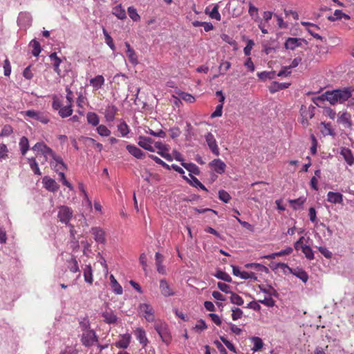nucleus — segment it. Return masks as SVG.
<instances>
[{
  "label": "nucleus",
  "instance_id": "nucleus-1",
  "mask_svg": "<svg viewBox=\"0 0 354 354\" xmlns=\"http://www.w3.org/2000/svg\"><path fill=\"white\" fill-rule=\"evenodd\" d=\"M326 100L332 105L337 103L342 104L352 97L351 91L348 88L344 89H336L327 91L325 93Z\"/></svg>",
  "mask_w": 354,
  "mask_h": 354
},
{
  "label": "nucleus",
  "instance_id": "nucleus-2",
  "mask_svg": "<svg viewBox=\"0 0 354 354\" xmlns=\"http://www.w3.org/2000/svg\"><path fill=\"white\" fill-rule=\"evenodd\" d=\"M138 145L149 151L154 152L155 149H158V153H160V155H168L167 153H165L169 149L167 145L161 142H156L153 143L150 138L140 136L139 138Z\"/></svg>",
  "mask_w": 354,
  "mask_h": 354
},
{
  "label": "nucleus",
  "instance_id": "nucleus-3",
  "mask_svg": "<svg viewBox=\"0 0 354 354\" xmlns=\"http://www.w3.org/2000/svg\"><path fill=\"white\" fill-rule=\"evenodd\" d=\"M80 340L85 347H91L98 342V337L94 330H86L81 335Z\"/></svg>",
  "mask_w": 354,
  "mask_h": 354
},
{
  "label": "nucleus",
  "instance_id": "nucleus-4",
  "mask_svg": "<svg viewBox=\"0 0 354 354\" xmlns=\"http://www.w3.org/2000/svg\"><path fill=\"white\" fill-rule=\"evenodd\" d=\"M154 328L160 337L162 341L169 344L171 340V336L168 328V325L165 322H160L154 326Z\"/></svg>",
  "mask_w": 354,
  "mask_h": 354
},
{
  "label": "nucleus",
  "instance_id": "nucleus-5",
  "mask_svg": "<svg viewBox=\"0 0 354 354\" xmlns=\"http://www.w3.org/2000/svg\"><path fill=\"white\" fill-rule=\"evenodd\" d=\"M73 215V210L68 206L62 205L59 207L57 217L61 223L69 225Z\"/></svg>",
  "mask_w": 354,
  "mask_h": 354
},
{
  "label": "nucleus",
  "instance_id": "nucleus-6",
  "mask_svg": "<svg viewBox=\"0 0 354 354\" xmlns=\"http://www.w3.org/2000/svg\"><path fill=\"white\" fill-rule=\"evenodd\" d=\"M167 162H171L174 160V157L178 161H180L182 166H183L191 174L198 175L200 173L198 167L194 163H187L183 162L181 156H162Z\"/></svg>",
  "mask_w": 354,
  "mask_h": 354
},
{
  "label": "nucleus",
  "instance_id": "nucleus-7",
  "mask_svg": "<svg viewBox=\"0 0 354 354\" xmlns=\"http://www.w3.org/2000/svg\"><path fill=\"white\" fill-rule=\"evenodd\" d=\"M337 122L341 124L344 128L351 129L353 122L351 115L347 111H340L337 114Z\"/></svg>",
  "mask_w": 354,
  "mask_h": 354
},
{
  "label": "nucleus",
  "instance_id": "nucleus-8",
  "mask_svg": "<svg viewBox=\"0 0 354 354\" xmlns=\"http://www.w3.org/2000/svg\"><path fill=\"white\" fill-rule=\"evenodd\" d=\"M304 41V39L301 38H297V37H288L285 43H284V48L286 50H294L297 47H299L301 46L302 42Z\"/></svg>",
  "mask_w": 354,
  "mask_h": 354
},
{
  "label": "nucleus",
  "instance_id": "nucleus-9",
  "mask_svg": "<svg viewBox=\"0 0 354 354\" xmlns=\"http://www.w3.org/2000/svg\"><path fill=\"white\" fill-rule=\"evenodd\" d=\"M139 308L142 313L145 314V317L147 322H152L155 320L153 309L149 304H140Z\"/></svg>",
  "mask_w": 354,
  "mask_h": 354
},
{
  "label": "nucleus",
  "instance_id": "nucleus-10",
  "mask_svg": "<svg viewBox=\"0 0 354 354\" xmlns=\"http://www.w3.org/2000/svg\"><path fill=\"white\" fill-rule=\"evenodd\" d=\"M160 290L161 294L166 297L175 295L174 290L171 288L165 279H162L160 281Z\"/></svg>",
  "mask_w": 354,
  "mask_h": 354
},
{
  "label": "nucleus",
  "instance_id": "nucleus-11",
  "mask_svg": "<svg viewBox=\"0 0 354 354\" xmlns=\"http://www.w3.org/2000/svg\"><path fill=\"white\" fill-rule=\"evenodd\" d=\"M32 17L29 13L21 12L17 19L18 25L21 28H26L31 25Z\"/></svg>",
  "mask_w": 354,
  "mask_h": 354
},
{
  "label": "nucleus",
  "instance_id": "nucleus-12",
  "mask_svg": "<svg viewBox=\"0 0 354 354\" xmlns=\"http://www.w3.org/2000/svg\"><path fill=\"white\" fill-rule=\"evenodd\" d=\"M118 111V109L115 105H108L104 113L106 121L109 122H113L115 120Z\"/></svg>",
  "mask_w": 354,
  "mask_h": 354
},
{
  "label": "nucleus",
  "instance_id": "nucleus-13",
  "mask_svg": "<svg viewBox=\"0 0 354 354\" xmlns=\"http://www.w3.org/2000/svg\"><path fill=\"white\" fill-rule=\"evenodd\" d=\"M32 151L37 155H50L51 149L44 142H37L32 147Z\"/></svg>",
  "mask_w": 354,
  "mask_h": 354
},
{
  "label": "nucleus",
  "instance_id": "nucleus-14",
  "mask_svg": "<svg viewBox=\"0 0 354 354\" xmlns=\"http://www.w3.org/2000/svg\"><path fill=\"white\" fill-rule=\"evenodd\" d=\"M25 115L29 118L39 120L44 124H47L49 122L48 118L43 113L39 111H36L34 110H28L26 111Z\"/></svg>",
  "mask_w": 354,
  "mask_h": 354
},
{
  "label": "nucleus",
  "instance_id": "nucleus-15",
  "mask_svg": "<svg viewBox=\"0 0 354 354\" xmlns=\"http://www.w3.org/2000/svg\"><path fill=\"white\" fill-rule=\"evenodd\" d=\"M205 137L206 142L209 149H211L212 152L215 155H218V148L214 136L211 133H207Z\"/></svg>",
  "mask_w": 354,
  "mask_h": 354
},
{
  "label": "nucleus",
  "instance_id": "nucleus-16",
  "mask_svg": "<svg viewBox=\"0 0 354 354\" xmlns=\"http://www.w3.org/2000/svg\"><path fill=\"white\" fill-rule=\"evenodd\" d=\"M125 46L127 48L126 54L129 62L133 66L137 65L138 64V59L135 50L131 47L128 42H125Z\"/></svg>",
  "mask_w": 354,
  "mask_h": 354
},
{
  "label": "nucleus",
  "instance_id": "nucleus-17",
  "mask_svg": "<svg viewBox=\"0 0 354 354\" xmlns=\"http://www.w3.org/2000/svg\"><path fill=\"white\" fill-rule=\"evenodd\" d=\"M43 183L44 187L50 192H55L57 191L59 189V185H57L56 181L54 179L50 178L48 176H45L43 178Z\"/></svg>",
  "mask_w": 354,
  "mask_h": 354
},
{
  "label": "nucleus",
  "instance_id": "nucleus-18",
  "mask_svg": "<svg viewBox=\"0 0 354 354\" xmlns=\"http://www.w3.org/2000/svg\"><path fill=\"white\" fill-rule=\"evenodd\" d=\"M104 82V77L101 75H98L90 80V84L92 86L93 91H95L103 86Z\"/></svg>",
  "mask_w": 354,
  "mask_h": 354
},
{
  "label": "nucleus",
  "instance_id": "nucleus-19",
  "mask_svg": "<svg viewBox=\"0 0 354 354\" xmlns=\"http://www.w3.org/2000/svg\"><path fill=\"white\" fill-rule=\"evenodd\" d=\"M54 161L51 162L55 171L59 174V171H63L66 168L61 156H53Z\"/></svg>",
  "mask_w": 354,
  "mask_h": 354
},
{
  "label": "nucleus",
  "instance_id": "nucleus-20",
  "mask_svg": "<svg viewBox=\"0 0 354 354\" xmlns=\"http://www.w3.org/2000/svg\"><path fill=\"white\" fill-rule=\"evenodd\" d=\"M315 107L313 106H310L308 108L301 106L300 109L301 116V118H305L306 123H308V120L313 118Z\"/></svg>",
  "mask_w": 354,
  "mask_h": 354
},
{
  "label": "nucleus",
  "instance_id": "nucleus-21",
  "mask_svg": "<svg viewBox=\"0 0 354 354\" xmlns=\"http://www.w3.org/2000/svg\"><path fill=\"white\" fill-rule=\"evenodd\" d=\"M67 267L71 272L75 273L79 272L77 278L80 277V270L78 266L77 260L76 257L72 256L69 260H67Z\"/></svg>",
  "mask_w": 354,
  "mask_h": 354
},
{
  "label": "nucleus",
  "instance_id": "nucleus-22",
  "mask_svg": "<svg viewBox=\"0 0 354 354\" xmlns=\"http://www.w3.org/2000/svg\"><path fill=\"white\" fill-rule=\"evenodd\" d=\"M290 273L300 279L303 282L306 283L308 280V273L300 268L290 270Z\"/></svg>",
  "mask_w": 354,
  "mask_h": 354
},
{
  "label": "nucleus",
  "instance_id": "nucleus-23",
  "mask_svg": "<svg viewBox=\"0 0 354 354\" xmlns=\"http://www.w3.org/2000/svg\"><path fill=\"white\" fill-rule=\"evenodd\" d=\"M91 233L94 236L95 241L100 243H105V234L104 232L99 227H92Z\"/></svg>",
  "mask_w": 354,
  "mask_h": 354
},
{
  "label": "nucleus",
  "instance_id": "nucleus-24",
  "mask_svg": "<svg viewBox=\"0 0 354 354\" xmlns=\"http://www.w3.org/2000/svg\"><path fill=\"white\" fill-rule=\"evenodd\" d=\"M210 166L218 174H222L225 171V164L219 159L212 160L210 162Z\"/></svg>",
  "mask_w": 354,
  "mask_h": 354
},
{
  "label": "nucleus",
  "instance_id": "nucleus-25",
  "mask_svg": "<svg viewBox=\"0 0 354 354\" xmlns=\"http://www.w3.org/2000/svg\"><path fill=\"white\" fill-rule=\"evenodd\" d=\"M163 260H164L163 256L160 253L156 252L155 254V261H156V265L157 267V271L160 274H165L166 270H165V266L162 265Z\"/></svg>",
  "mask_w": 354,
  "mask_h": 354
},
{
  "label": "nucleus",
  "instance_id": "nucleus-26",
  "mask_svg": "<svg viewBox=\"0 0 354 354\" xmlns=\"http://www.w3.org/2000/svg\"><path fill=\"white\" fill-rule=\"evenodd\" d=\"M327 201L331 203H342L343 195L339 192H329L327 194Z\"/></svg>",
  "mask_w": 354,
  "mask_h": 354
},
{
  "label": "nucleus",
  "instance_id": "nucleus-27",
  "mask_svg": "<svg viewBox=\"0 0 354 354\" xmlns=\"http://www.w3.org/2000/svg\"><path fill=\"white\" fill-rule=\"evenodd\" d=\"M102 317L104 322L109 324H115L118 321V317L111 310L104 311L102 313Z\"/></svg>",
  "mask_w": 354,
  "mask_h": 354
},
{
  "label": "nucleus",
  "instance_id": "nucleus-28",
  "mask_svg": "<svg viewBox=\"0 0 354 354\" xmlns=\"http://www.w3.org/2000/svg\"><path fill=\"white\" fill-rule=\"evenodd\" d=\"M131 336L129 333L124 334L121 336V339L115 343L118 348H127L130 343Z\"/></svg>",
  "mask_w": 354,
  "mask_h": 354
},
{
  "label": "nucleus",
  "instance_id": "nucleus-29",
  "mask_svg": "<svg viewBox=\"0 0 354 354\" xmlns=\"http://www.w3.org/2000/svg\"><path fill=\"white\" fill-rule=\"evenodd\" d=\"M320 126V131L324 136L335 135L334 129L332 128L330 123L322 122H321Z\"/></svg>",
  "mask_w": 354,
  "mask_h": 354
},
{
  "label": "nucleus",
  "instance_id": "nucleus-30",
  "mask_svg": "<svg viewBox=\"0 0 354 354\" xmlns=\"http://www.w3.org/2000/svg\"><path fill=\"white\" fill-rule=\"evenodd\" d=\"M290 85V84L287 82L279 83L277 82H273L270 86V93H274L280 90L288 88Z\"/></svg>",
  "mask_w": 354,
  "mask_h": 354
},
{
  "label": "nucleus",
  "instance_id": "nucleus-31",
  "mask_svg": "<svg viewBox=\"0 0 354 354\" xmlns=\"http://www.w3.org/2000/svg\"><path fill=\"white\" fill-rule=\"evenodd\" d=\"M49 57H50V59L53 65L54 71L59 75L61 71H60L59 66L62 62V59L57 57L56 53H51Z\"/></svg>",
  "mask_w": 354,
  "mask_h": 354
},
{
  "label": "nucleus",
  "instance_id": "nucleus-32",
  "mask_svg": "<svg viewBox=\"0 0 354 354\" xmlns=\"http://www.w3.org/2000/svg\"><path fill=\"white\" fill-rule=\"evenodd\" d=\"M135 335L136 338L138 339L140 343L143 345V346H145L147 344L148 339L146 337V333L142 328H138L135 331Z\"/></svg>",
  "mask_w": 354,
  "mask_h": 354
},
{
  "label": "nucleus",
  "instance_id": "nucleus-33",
  "mask_svg": "<svg viewBox=\"0 0 354 354\" xmlns=\"http://www.w3.org/2000/svg\"><path fill=\"white\" fill-rule=\"evenodd\" d=\"M260 290L266 294H267L269 297H277L278 292L277 290L270 285H268L266 287L264 285H259L258 286Z\"/></svg>",
  "mask_w": 354,
  "mask_h": 354
},
{
  "label": "nucleus",
  "instance_id": "nucleus-34",
  "mask_svg": "<svg viewBox=\"0 0 354 354\" xmlns=\"http://www.w3.org/2000/svg\"><path fill=\"white\" fill-rule=\"evenodd\" d=\"M209 8H206L205 13L209 15L210 18L216 19L217 21L221 20V15L218 12V5L214 6V7L211 11H209Z\"/></svg>",
  "mask_w": 354,
  "mask_h": 354
},
{
  "label": "nucleus",
  "instance_id": "nucleus-35",
  "mask_svg": "<svg viewBox=\"0 0 354 354\" xmlns=\"http://www.w3.org/2000/svg\"><path fill=\"white\" fill-rule=\"evenodd\" d=\"M72 113V104L67 103V104L65 106H62L59 110V115L63 118L71 116Z\"/></svg>",
  "mask_w": 354,
  "mask_h": 354
},
{
  "label": "nucleus",
  "instance_id": "nucleus-36",
  "mask_svg": "<svg viewBox=\"0 0 354 354\" xmlns=\"http://www.w3.org/2000/svg\"><path fill=\"white\" fill-rule=\"evenodd\" d=\"M84 280L86 283L92 284L93 283V270L91 265H86L84 269Z\"/></svg>",
  "mask_w": 354,
  "mask_h": 354
},
{
  "label": "nucleus",
  "instance_id": "nucleus-37",
  "mask_svg": "<svg viewBox=\"0 0 354 354\" xmlns=\"http://www.w3.org/2000/svg\"><path fill=\"white\" fill-rule=\"evenodd\" d=\"M87 122L92 126L96 127L100 122L98 115L93 112H88L86 115Z\"/></svg>",
  "mask_w": 354,
  "mask_h": 354
},
{
  "label": "nucleus",
  "instance_id": "nucleus-38",
  "mask_svg": "<svg viewBox=\"0 0 354 354\" xmlns=\"http://www.w3.org/2000/svg\"><path fill=\"white\" fill-rule=\"evenodd\" d=\"M111 285L113 288V292L117 295L122 294V288L115 279L113 275L110 276Z\"/></svg>",
  "mask_w": 354,
  "mask_h": 354
},
{
  "label": "nucleus",
  "instance_id": "nucleus-39",
  "mask_svg": "<svg viewBox=\"0 0 354 354\" xmlns=\"http://www.w3.org/2000/svg\"><path fill=\"white\" fill-rule=\"evenodd\" d=\"M245 267L246 268L254 269V270H257L260 272H268V269L267 267L264 266L262 264L257 263H247L245 265Z\"/></svg>",
  "mask_w": 354,
  "mask_h": 354
},
{
  "label": "nucleus",
  "instance_id": "nucleus-40",
  "mask_svg": "<svg viewBox=\"0 0 354 354\" xmlns=\"http://www.w3.org/2000/svg\"><path fill=\"white\" fill-rule=\"evenodd\" d=\"M306 200V199L304 197H299L297 199L290 200L289 203L294 209H298L299 208L302 207Z\"/></svg>",
  "mask_w": 354,
  "mask_h": 354
},
{
  "label": "nucleus",
  "instance_id": "nucleus-41",
  "mask_svg": "<svg viewBox=\"0 0 354 354\" xmlns=\"http://www.w3.org/2000/svg\"><path fill=\"white\" fill-rule=\"evenodd\" d=\"M113 13L120 19L126 18V11L120 5L117 6L113 8Z\"/></svg>",
  "mask_w": 354,
  "mask_h": 354
},
{
  "label": "nucleus",
  "instance_id": "nucleus-42",
  "mask_svg": "<svg viewBox=\"0 0 354 354\" xmlns=\"http://www.w3.org/2000/svg\"><path fill=\"white\" fill-rule=\"evenodd\" d=\"M30 46L32 48V54L34 56L37 57L41 50L39 43L35 39H32L30 42Z\"/></svg>",
  "mask_w": 354,
  "mask_h": 354
},
{
  "label": "nucleus",
  "instance_id": "nucleus-43",
  "mask_svg": "<svg viewBox=\"0 0 354 354\" xmlns=\"http://www.w3.org/2000/svg\"><path fill=\"white\" fill-rule=\"evenodd\" d=\"M118 131L122 137H126L129 133V128L125 122H121L118 125Z\"/></svg>",
  "mask_w": 354,
  "mask_h": 354
},
{
  "label": "nucleus",
  "instance_id": "nucleus-44",
  "mask_svg": "<svg viewBox=\"0 0 354 354\" xmlns=\"http://www.w3.org/2000/svg\"><path fill=\"white\" fill-rule=\"evenodd\" d=\"M254 346L252 350L254 352L259 351L263 346L262 339L259 337H252L251 338Z\"/></svg>",
  "mask_w": 354,
  "mask_h": 354
},
{
  "label": "nucleus",
  "instance_id": "nucleus-45",
  "mask_svg": "<svg viewBox=\"0 0 354 354\" xmlns=\"http://www.w3.org/2000/svg\"><path fill=\"white\" fill-rule=\"evenodd\" d=\"M19 147L22 155L26 153L29 149L28 140L26 137H22L19 141Z\"/></svg>",
  "mask_w": 354,
  "mask_h": 354
},
{
  "label": "nucleus",
  "instance_id": "nucleus-46",
  "mask_svg": "<svg viewBox=\"0 0 354 354\" xmlns=\"http://www.w3.org/2000/svg\"><path fill=\"white\" fill-rule=\"evenodd\" d=\"M302 252L305 254V257L308 260H313L314 259V253L311 248L308 245H304L301 247Z\"/></svg>",
  "mask_w": 354,
  "mask_h": 354
},
{
  "label": "nucleus",
  "instance_id": "nucleus-47",
  "mask_svg": "<svg viewBox=\"0 0 354 354\" xmlns=\"http://www.w3.org/2000/svg\"><path fill=\"white\" fill-rule=\"evenodd\" d=\"M214 277L226 282L232 281V277L227 273L222 270H217Z\"/></svg>",
  "mask_w": 354,
  "mask_h": 354
},
{
  "label": "nucleus",
  "instance_id": "nucleus-48",
  "mask_svg": "<svg viewBox=\"0 0 354 354\" xmlns=\"http://www.w3.org/2000/svg\"><path fill=\"white\" fill-rule=\"evenodd\" d=\"M178 94L180 99L183 100L184 101H185L187 103L191 104V103H194L196 101L195 97L189 93H187L185 92H180Z\"/></svg>",
  "mask_w": 354,
  "mask_h": 354
},
{
  "label": "nucleus",
  "instance_id": "nucleus-49",
  "mask_svg": "<svg viewBox=\"0 0 354 354\" xmlns=\"http://www.w3.org/2000/svg\"><path fill=\"white\" fill-rule=\"evenodd\" d=\"M28 162L30 165V167L35 174L36 175H41V172L39 170V168L38 167V164L34 158H28Z\"/></svg>",
  "mask_w": 354,
  "mask_h": 354
},
{
  "label": "nucleus",
  "instance_id": "nucleus-50",
  "mask_svg": "<svg viewBox=\"0 0 354 354\" xmlns=\"http://www.w3.org/2000/svg\"><path fill=\"white\" fill-rule=\"evenodd\" d=\"M230 301L231 303L236 304L237 306H242L244 302L241 297H240L239 295L233 292H231Z\"/></svg>",
  "mask_w": 354,
  "mask_h": 354
},
{
  "label": "nucleus",
  "instance_id": "nucleus-51",
  "mask_svg": "<svg viewBox=\"0 0 354 354\" xmlns=\"http://www.w3.org/2000/svg\"><path fill=\"white\" fill-rule=\"evenodd\" d=\"M96 130L97 133L103 137H107L111 134V131L104 124L99 125Z\"/></svg>",
  "mask_w": 354,
  "mask_h": 354
},
{
  "label": "nucleus",
  "instance_id": "nucleus-52",
  "mask_svg": "<svg viewBox=\"0 0 354 354\" xmlns=\"http://www.w3.org/2000/svg\"><path fill=\"white\" fill-rule=\"evenodd\" d=\"M323 115L331 120H334L337 115L335 110L330 107H324L323 109Z\"/></svg>",
  "mask_w": 354,
  "mask_h": 354
},
{
  "label": "nucleus",
  "instance_id": "nucleus-53",
  "mask_svg": "<svg viewBox=\"0 0 354 354\" xmlns=\"http://www.w3.org/2000/svg\"><path fill=\"white\" fill-rule=\"evenodd\" d=\"M128 14L129 17L133 21H138L140 20V17L138 14L137 10L133 7H129L128 8Z\"/></svg>",
  "mask_w": 354,
  "mask_h": 354
},
{
  "label": "nucleus",
  "instance_id": "nucleus-54",
  "mask_svg": "<svg viewBox=\"0 0 354 354\" xmlns=\"http://www.w3.org/2000/svg\"><path fill=\"white\" fill-rule=\"evenodd\" d=\"M145 132L147 133H149L153 136L158 137V138H164L166 137V133L161 129L158 131H155L149 128H147V129L145 130Z\"/></svg>",
  "mask_w": 354,
  "mask_h": 354
},
{
  "label": "nucleus",
  "instance_id": "nucleus-55",
  "mask_svg": "<svg viewBox=\"0 0 354 354\" xmlns=\"http://www.w3.org/2000/svg\"><path fill=\"white\" fill-rule=\"evenodd\" d=\"M189 176L190 177V179L188 178L186 176H183V178L186 180L190 185H192L193 187H198V186L200 185L201 182L198 180V178L194 177L192 174H189Z\"/></svg>",
  "mask_w": 354,
  "mask_h": 354
},
{
  "label": "nucleus",
  "instance_id": "nucleus-56",
  "mask_svg": "<svg viewBox=\"0 0 354 354\" xmlns=\"http://www.w3.org/2000/svg\"><path fill=\"white\" fill-rule=\"evenodd\" d=\"M220 339L222 341V342L226 346V347L231 351H232L233 353H236L237 351H236V348H235V346L233 345V344H232L229 340H227L225 337L223 336H221L220 337Z\"/></svg>",
  "mask_w": 354,
  "mask_h": 354
},
{
  "label": "nucleus",
  "instance_id": "nucleus-57",
  "mask_svg": "<svg viewBox=\"0 0 354 354\" xmlns=\"http://www.w3.org/2000/svg\"><path fill=\"white\" fill-rule=\"evenodd\" d=\"M103 33H104V37H105L106 44L111 48V49H112L113 50H115V45L113 44V39L111 38V37L106 31L105 29L103 30Z\"/></svg>",
  "mask_w": 354,
  "mask_h": 354
},
{
  "label": "nucleus",
  "instance_id": "nucleus-58",
  "mask_svg": "<svg viewBox=\"0 0 354 354\" xmlns=\"http://www.w3.org/2000/svg\"><path fill=\"white\" fill-rule=\"evenodd\" d=\"M230 67H231L230 62H229L227 61L222 62L219 66L220 74L221 75L225 74V72L230 68Z\"/></svg>",
  "mask_w": 354,
  "mask_h": 354
},
{
  "label": "nucleus",
  "instance_id": "nucleus-59",
  "mask_svg": "<svg viewBox=\"0 0 354 354\" xmlns=\"http://www.w3.org/2000/svg\"><path fill=\"white\" fill-rule=\"evenodd\" d=\"M218 198L221 201H223L224 203H228L231 198V196L225 190H220L218 192Z\"/></svg>",
  "mask_w": 354,
  "mask_h": 354
},
{
  "label": "nucleus",
  "instance_id": "nucleus-60",
  "mask_svg": "<svg viewBox=\"0 0 354 354\" xmlns=\"http://www.w3.org/2000/svg\"><path fill=\"white\" fill-rule=\"evenodd\" d=\"M232 318L234 321L241 318L243 313L242 310L239 308H232Z\"/></svg>",
  "mask_w": 354,
  "mask_h": 354
},
{
  "label": "nucleus",
  "instance_id": "nucleus-61",
  "mask_svg": "<svg viewBox=\"0 0 354 354\" xmlns=\"http://www.w3.org/2000/svg\"><path fill=\"white\" fill-rule=\"evenodd\" d=\"M258 301L268 307H273L275 305V301L271 297H265L263 299H260Z\"/></svg>",
  "mask_w": 354,
  "mask_h": 354
},
{
  "label": "nucleus",
  "instance_id": "nucleus-62",
  "mask_svg": "<svg viewBox=\"0 0 354 354\" xmlns=\"http://www.w3.org/2000/svg\"><path fill=\"white\" fill-rule=\"evenodd\" d=\"M254 46V42L252 39H249L247 42L246 46L243 49L245 55L249 56L251 54V50Z\"/></svg>",
  "mask_w": 354,
  "mask_h": 354
},
{
  "label": "nucleus",
  "instance_id": "nucleus-63",
  "mask_svg": "<svg viewBox=\"0 0 354 354\" xmlns=\"http://www.w3.org/2000/svg\"><path fill=\"white\" fill-rule=\"evenodd\" d=\"M207 328L205 322L203 319H200L198 324L193 328L194 330L197 332L204 330Z\"/></svg>",
  "mask_w": 354,
  "mask_h": 354
},
{
  "label": "nucleus",
  "instance_id": "nucleus-64",
  "mask_svg": "<svg viewBox=\"0 0 354 354\" xmlns=\"http://www.w3.org/2000/svg\"><path fill=\"white\" fill-rule=\"evenodd\" d=\"M80 326L82 328V333L86 330H92L90 328V322L88 319H84L82 321L80 322Z\"/></svg>",
  "mask_w": 354,
  "mask_h": 354
}]
</instances>
